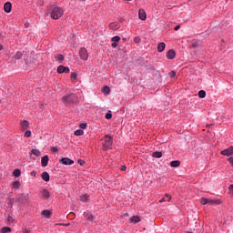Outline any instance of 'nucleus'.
Here are the masks:
<instances>
[{
    "instance_id": "obj_49",
    "label": "nucleus",
    "mask_w": 233,
    "mask_h": 233,
    "mask_svg": "<svg viewBox=\"0 0 233 233\" xmlns=\"http://www.w3.org/2000/svg\"><path fill=\"white\" fill-rule=\"evenodd\" d=\"M30 175L33 176L34 177H35V176H37V172L32 171V172L30 173Z\"/></svg>"
},
{
    "instance_id": "obj_52",
    "label": "nucleus",
    "mask_w": 233,
    "mask_h": 233,
    "mask_svg": "<svg viewBox=\"0 0 233 233\" xmlns=\"http://www.w3.org/2000/svg\"><path fill=\"white\" fill-rule=\"evenodd\" d=\"M13 196H14L13 192L9 193V199L12 198Z\"/></svg>"
},
{
    "instance_id": "obj_40",
    "label": "nucleus",
    "mask_w": 233,
    "mask_h": 233,
    "mask_svg": "<svg viewBox=\"0 0 233 233\" xmlns=\"http://www.w3.org/2000/svg\"><path fill=\"white\" fill-rule=\"evenodd\" d=\"M5 37H6V33L0 30V39H5Z\"/></svg>"
},
{
    "instance_id": "obj_42",
    "label": "nucleus",
    "mask_w": 233,
    "mask_h": 233,
    "mask_svg": "<svg viewBox=\"0 0 233 233\" xmlns=\"http://www.w3.org/2000/svg\"><path fill=\"white\" fill-rule=\"evenodd\" d=\"M169 77L173 78L176 77V71H171L168 73Z\"/></svg>"
},
{
    "instance_id": "obj_23",
    "label": "nucleus",
    "mask_w": 233,
    "mask_h": 233,
    "mask_svg": "<svg viewBox=\"0 0 233 233\" xmlns=\"http://www.w3.org/2000/svg\"><path fill=\"white\" fill-rule=\"evenodd\" d=\"M165 46H166L165 43L163 42L159 43L157 46V52H164Z\"/></svg>"
},
{
    "instance_id": "obj_29",
    "label": "nucleus",
    "mask_w": 233,
    "mask_h": 233,
    "mask_svg": "<svg viewBox=\"0 0 233 233\" xmlns=\"http://www.w3.org/2000/svg\"><path fill=\"white\" fill-rule=\"evenodd\" d=\"M31 154H33L36 157H39V156H41V151H39L38 149H32Z\"/></svg>"
},
{
    "instance_id": "obj_47",
    "label": "nucleus",
    "mask_w": 233,
    "mask_h": 233,
    "mask_svg": "<svg viewBox=\"0 0 233 233\" xmlns=\"http://www.w3.org/2000/svg\"><path fill=\"white\" fill-rule=\"evenodd\" d=\"M111 46H112V48H116L117 47V42H113L111 44Z\"/></svg>"
},
{
    "instance_id": "obj_55",
    "label": "nucleus",
    "mask_w": 233,
    "mask_h": 233,
    "mask_svg": "<svg viewBox=\"0 0 233 233\" xmlns=\"http://www.w3.org/2000/svg\"><path fill=\"white\" fill-rule=\"evenodd\" d=\"M24 233H30V230L29 229H24Z\"/></svg>"
},
{
    "instance_id": "obj_58",
    "label": "nucleus",
    "mask_w": 233,
    "mask_h": 233,
    "mask_svg": "<svg viewBox=\"0 0 233 233\" xmlns=\"http://www.w3.org/2000/svg\"><path fill=\"white\" fill-rule=\"evenodd\" d=\"M25 28H28V24L25 23Z\"/></svg>"
},
{
    "instance_id": "obj_9",
    "label": "nucleus",
    "mask_w": 233,
    "mask_h": 233,
    "mask_svg": "<svg viewBox=\"0 0 233 233\" xmlns=\"http://www.w3.org/2000/svg\"><path fill=\"white\" fill-rule=\"evenodd\" d=\"M61 165H74V160L68 158V157H63L59 161Z\"/></svg>"
},
{
    "instance_id": "obj_8",
    "label": "nucleus",
    "mask_w": 233,
    "mask_h": 233,
    "mask_svg": "<svg viewBox=\"0 0 233 233\" xmlns=\"http://www.w3.org/2000/svg\"><path fill=\"white\" fill-rule=\"evenodd\" d=\"M56 72H57L58 74H69V73H70V68H69V67H66V66H59L57 67Z\"/></svg>"
},
{
    "instance_id": "obj_14",
    "label": "nucleus",
    "mask_w": 233,
    "mask_h": 233,
    "mask_svg": "<svg viewBox=\"0 0 233 233\" xmlns=\"http://www.w3.org/2000/svg\"><path fill=\"white\" fill-rule=\"evenodd\" d=\"M20 127L22 130H28V127H30V123L26 120H22L20 122Z\"/></svg>"
},
{
    "instance_id": "obj_50",
    "label": "nucleus",
    "mask_w": 233,
    "mask_h": 233,
    "mask_svg": "<svg viewBox=\"0 0 233 233\" xmlns=\"http://www.w3.org/2000/svg\"><path fill=\"white\" fill-rule=\"evenodd\" d=\"M179 28H181V25H176V26L174 27V30L177 31V30H179Z\"/></svg>"
},
{
    "instance_id": "obj_41",
    "label": "nucleus",
    "mask_w": 233,
    "mask_h": 233,
    "mask_svg": "<svg viewBox=\"0 0 233 233\" xmlns=\"http://www.w3.org/2000/svg\"><path fill=\"white\" fill-rule=\"evenodd\" d=\"M32 136V131L27 130L25 132V137H30Z\"/></svg>"
},
{
    "instance_id": "obj_10",
    "label": "nucleus",
    "mask_w": 233,
    "mask_h": 233,
    "mask_svg": "<svg viewBox=\"0 0 233 233\" xmlns=\"http://www.w3.org/2000/svg\"><path fill=\"white\" fill-rule=\"evenodd\" d=\"M138 17L141 21H147V12L144 9H139Z\"/></svg>"
},
{
    "instance_id": "obj_28",
    "label": "nucleus",
    "mask_w": 233,
    "mask_h": 233,
    "mask_svg": "<svg viewBox=\"0 0 233 233\" xmlns=\"http://www.w3.org/2000/svg\"><path fill=\"white\" fill-rule=\"evenodd\" d=\"M56 61H58V63H61L62 61L65 60V56H63V55H61V54L56 55Z\"/></svg>"
},
{
    "instance_id": "obj_22",
    "label": "nucleus",
    "mask_w": 233,
    "mask_h": 233,
    "mask_svg": "<svg viewBox=\"0 0 233 233\" xmlns=\"http://www.w3.org/2000/svg\"><path fill=\"white\" fill-rule=\"evenodd\" d=\"M12 228L10 227H4L0 229V233H10Z\"/></svg>"
},
{
    "instance_id": "obj_15",
    "label": "nucleus",
    "mask_w": 233,
    "mask_h": 233,
    "mask_svg": "<svg viewBox=\"0 0 233 233\" xmlns=\"http://www.w3.org/2000/svg\"><path fill=\"white\" fill-rule=\"evenodd\" d=\"M166 56L168 59H176V51H174V49H170L167 52Z\"/></svg>"
},
{
    "instance_id": "obj_56",
    "label": "nucleus",
    "mask_w": 233,
    "mask_h": 233,
    "mask_svg": "<svg viewBox=\"0 0 233 233\" xmlns=\"http://www.w3.org/2000/svg\"><path fill=\"white\" fill-rule=\"evenodd\" d=\"M135 43H139V38L136 37L135 38Z\"/></svg>"
},
{
    "instance_id": "obj_13",
    "label": "nucleus",
    "mask_w": 233,
    "mask_h": 233,
    "mask_svg": "<svg viewBox=\"0 0 233 233\" xmlns=\"http://www.w3.org/2000/svg\"><path fill=\"white\" fill-rule=\"evenodd\" d=\"M48 161H50L48 155L42 157V158H41L42 167H48Z\"/></svg>"
},
{
    "instance_id": "obj_37",
    "label": "nucleus",
    "mask_w": 233,
    "mask_h": 233,
    "mask_svg": "<svg viewBox=\"0 0 233 233\" xmlns=\"http://www.w3.org/2000/svg\"><path fill=\"white\" fill-rule=\"evenodd\" d=\"M76 79H77V73L76 72L71 73V81L74 82L76 81Z\"/></svg>"
},
{
    "instance_id": "obj_3",
    "label": "nucleus",
    "mask_w": 233,
    "mask_h": 233,
    "mask_svg": "<svg viewBox=\"0 0 233 233\" xmlns=\"http://www.w3.org/2000/svg\"><path fill=\"white\" fill-rule=\"evenodd\" d=\"M114 143V138L110 135H106L104 137L103 147L106 150H112V145Z\"/></svg>"
},
{
    "instance_id": "obj_1",
    "label": "nucleus",
    "mask_w": 233,
    "mask_h": 233,
    "mask_svg": "<svg viewBox=\"0 0 233 233\" xmlns=\"http://www.w3.org/2000/svg\"><path fill=\"white\" fill-rule=\"evenodd\" d=\"M50 11V17L51 19H61L65 14V10H63V7L57 6V5H51L49 6Z\"/></svg>"
},
{
    "instance_id": "obj_48",
    "label": "nucleus",
    "mask_w": 233,
    "mask_h": 233,
    "mask_svg": "<svg viewBox=\"0 0 233 233\" xmlns=\"http://www.w3.org/2000/svg\"><path fill=\"white\" fill-rule=\"evenodd\" d=\"M52 152H55V153L59 152V149L57 147H52Z\"/></svg>"
},
{
    "instance_id": "obj_18",
    "label": "nucleus",
    "mask_w": 233,
    "mask_h": 233,
    "mask_svg": "<svg viewBox=\"0 0 233 233\" xmlns=\"http://www.w3.org/2000/svg\"><path fill=\"white\" fill-rule=\"evenodd\" d=\"M167 201H170L172 199V196L167 193L165 197L159 200V203H165V201H167Z\"/></svg>"
},
{
    "instance_id": "obj_44",
    "label": "nucleus",
    "mask_w": 233,
    "mask_h": 233,
    "mask_svg": "<svg viewBox=\"0 0 233 233\" xmlns=\"http://www.w3.org/2000/svg\"><path fill=\"white\" fill-rule=\"evenodd\" d=\"M77 163H78V165H80V167H83L86 162H85V160H83V159H78V160H77Z\"/></svg>"
},
{
    "instance_id": "obj_21",
    "label": "nucleus",
    "mask_w": 233,
    "mask_h": 233,
    "mask_svg": "<svg viewBox=\"0 0 233 233\" xmlns=\"http://www.w3.org/2000/svg\"><path fill=\"white\" fill-rule=\"evenodd\" d=\"M102 94H106V96H108L110 94V87L107 86H104L101 90Z\"/></svg>"
},
{
    "instance_id": "obj_7",
    "label": "nucleus",
    "mask_w": 233,
    "mask_h": 233,
    "mask_svg": "<svg viewBox=\"0 0 233 233\" xmlns=\"http://www.w3.org/2000/svg\"><path fill=\"white\" fill-rule=\"evenodd\" d=\"M220 154L221 156H228V157L233 156V146H230L229 147L222 150Z\"/></svg>"
},
{
    "instance_id": "obj_33",
    "label": "nucleus",
    "mask_w": 233,
    "mask_h": 233,
    "mask_svg": "<svg viewBox=\"0 0 233 233\" xmlns=\"http://www.w3.org/2000/svg\"><path fill=\"white\" fill-rule=\"evenodd\" d=\"M111 41L113 43H119V41H121V37L119 35H116L111 39Z\"/></svg>"
},
{
    "instance_id": "obj_59",
    "label": "nucleus",
    "mask_w": 233,
    "mask_h": 233,
    "mask_svg": "<svg viewBox=\"0 0 233 233\" xmlns=\"http://www.w3.org/2000/svg\"><path fill=\"white\" fill-rule=\"evenodd\" d=\"M118 21H120L121 23H123V18L118 19Z\"/></svg>"
},
{
    "instance_id": "obj_27",
    "label": "nucleus",
    "mask_w": 233,
    "mask_h": 233,
    "mask_svg": "<svg viewBox=\"0 0 233 233\" xmlns=\"http://www.w3.org/2000/svg\"><path fill=\"white\" fill-rule=\"evenodd\" d=\"M19 187H21V182H19V180H16L13 183V188L15 190H19Z\"/></svg>"
},
{
    "instance_id": "obj_53",
    "label": "nucleus",
    "mask_w": 233,
    "mask_h": 233,
    "mask_svg": "<svg viewBox=\"0 0 233 233\" xmlns=\"http://www.w3.org/2000/svg\"><path fill=\"white\" fill-rule=\"evenodd\" d=\"M9 205H14V202L12 201V198H9Z\"/></svg>"
},
{
    "instance_id": "obj_45",
    "label": "nucleus",
    "mask_w": 233,
    "mask_h": 233,
    "mask_svg": "<svg viewBox=\"0 0 233 233\" xmlns=\"http://www.w3.org/2000/svg\"><path fill=\"white\" fill-rule=\"evenodd\" d=\"M7 222H9V223H14V218L9 215V216L7 217Z\"/></svg>"
},
{
    "instance_id": "obj_16",
    "label": "nucleus",
    "mask_w": 233,
    "mask_h": 233,
    "mask_svg": "<svg viewBox=\"0 0 233 233\" xmlns=\"http://www.w3.org/2000/svg\"><path fill=\"white\" fill-rule=\"evenodd\" d=\"M109 28L110 30H119V28H121V25H119V23L117 22H113L109 24Z\"/></svg>"
},
{
    "instance_id": "obj_11",
    "label": "nucleus",
    "mask_w": 233,
    "mask_h": 233,
    "mask_svg": "<svg viewBox=\"0 0 233 233\" xmlns=\"http://www.w3.org/2000/svg\"><path fill=\"white\" fill-rule=\"evenodd\" d=\"M41 216H43V218H46V219H50V218H52V211L45 209L41 212Z\"/></svg>"
},
{
    "instance_id": "obj_4",
    "label": "nucleus",
    "mask_w": 233,
    "mask_h": 233,
    "mask_svg": "<svg viewBox=\"0 0 233 233\" xmlns=\"http://www.w3.org/2000/svg\"><path fill=\"white\" fill-rule=\"evenodd\" d=\"M17 203H22V205H26L28 203V195L19 194L16 197Z\"/></svg>"
},
{
    "instance_id": "obj_36",
    "label": "nucleus",
    "mask_w": 233,
    "mask_h": 233,
    "mask_svg": "<svg viewBox=\"0 0 233 233\" xmlns=\"http://www.w3.org/2000/svg\"><path fill=\"white\" fill-rule=\"evenodd\" d=\"M200 203H201V205H208V198H202L200 199Z\"/></svg>"
},
{
    "instance_id": "obj_46",
    "label": "nucleus",
    "mask_w": 233,
    "mask_h": 233,
    "mask_svg": "<svg viewBox=\"0 0 233 233\" xmlns=\"http://www.w3.org/2000/svg\"><path fill=\"white\" fill-rule=\"evenodd\" d=\"M228 190H229V194H231V196H233V184L229 185Z\"/></svg>"
},
{
    "instance_id": "obj_19",
    "label": "nucleus",
    "mask_w": 233,
    "mask_h": 233,
    "mask_svg": "<svg viewBox=\"0 0 233 233\" xmlns=\"http://www.w3.org/2000/svg\"><path fill=\"white\" fill-rule=\"evenodd\" d=\"M130 223H139L141 221V217L139 216H133L132 218H129Z\"/></svg>"
},
{
    "instance_id": "obj_25",
    "label": "nucleus",
    "mask_w": 233,
    "mask_h": 233,
    "mask_svg": "<svg viewBox=\"0 0 233 233\" xmlns=\"http://www.w3.org/2000/svg\"><path fill=\"white\" fill-rule=\"evenodd\" d=\"M152 156L153 157L160 158L163 157V153L160 151H155Z\"/></svg>"
},
{
    "instance_id": "obj_5",
    "label": "nucleus",
    "mask_w": 233,
    "mask_h": 233,
    "mask_svg": "<svg viewBox=\"0 0 233 233\" xmlns=\"http://www.w3.org/2000/svg\"><path fill=\"white\" fill-rule=\"evenodd\" d=\"M79 56L83 61H88V50L85 47H81L79 50Z\"/></svg>"
},
{
    "instance_id": "obj_26",
    "label": "nucleus",
    "mask_w": 233,
    "mask_h": 233,
    "mask_svg": "<svg viewBox=\"0 0 233 233\" xmlns=\"http://www.w3.org/2000/svg\"><path fill=\"white\" fill-rule=\"evenodd\" d=\"M13 176H14L15 177H19L21 176V169H19V168L15 169V170L13 171Z\"/></svg>"
},
{
    "instance_id": "obj_24",
    "label": "nucleus",
    "mask_w": 233,
    "mask_h": 233,
    "mask_svg": "<svg viewBox=\"0 0 233 233\" xmlns=\"http://www.w3.org/2000/svg\"><path fill=\"white\" fill-rule=\"evenodd\" d=\"M21 57H23V52L21 51H17L15 56H14V59L19 60L21 59Z\"/></svg>"
},
{
    "instance_id": "obj_6",
    "label": "nucleus",
    "mask_w": 233,
    "mask_h": 233,
    "mask_svg": "<svg viewBox=\"0 0 233 233\" xmlns=\"http://www.w3.org/2000/svg\"><path fill=\"white\" fill-rule=\"evenodd\" d=\"M39 198H40V199H44V200L49 199L50 198V191H48V189H46V188H43L42 190H40Z\"/></svg>"
},
{
    "instance_id": "obj_61",
    "label": "nucleus",
    "mask_w": 233,
    "mask_h": 233,
    "mask_svg": "<svg viewBox=\"0 0 233 233\" xmlns=\"http://www.w3.org/2000/svg\"><path fill=\"white\" fill-rule=\"evenodd\" d=\"M226 3H228V0H226Z\"/></svg>"
},
{
    "instance_id": "obj_57",
    "label": "nucleus",
    "mask_w": 233,
    "mask_h": 233,
    "mask_svg": "<svg viewBox=\"0 0 233 233\" xmlns=\"http://www.w3.org/2000/svg\"><path fill=\"white\" fill-rule=\"evenodd\" d=\"M5 48L2 44H0V50H3Z\"/></svg>"
},
{
    "instance_id": "obj_31",
    "label": "nucleus",
    "mask_w": 233,
    "mask_h": 233,
    "mask_svg": "<svg viewBox=\"0 0 233 233\" xmlns=\"http://www.w3.org/2000/svg\"><path fill=\"white\" fill-rule=\"evenodd\" d=\"M221 202L219 200L208 199V205H219Z\"/></svg>"
},
{
    "instance_id": "obj_43",
    "label": "nucleus",
    "mask_w": 233,
    "mask_h": 233,
    "mask_svg": "<svg viewBox=\"0 0 233 233\" xmlns=\"http://www.w3.org/2000/svg\"><path fill=\"white\" fill-rule=\"evenodd\" d=\"M79 127H80V128H82V130H85V128H86L87 125H86V123H81L79 125Z\"/></svg>"
},
{
    "instance_id": "obj_39",
    "label": "nucleus",
    "mask_w": 233,
    "mask_h": 233,
    "mask_svg": "<svg viewBox=\"0 0 233 233\" xmlns=\"http://www.w3.org/2000/svg\"><path fill=\"white\" fill-rule=\"evenodd\" d=\"M106 119H112V112H111V111H108V112L106 114Z\"/></svg>"
},
{
    "instance_id": "obj_30",
    "label": "nucleus",
    "mask_w": 233,
    "mask_h": 233,
    "mask_svg": "<svg viewBox=\"0 0 233 233\" xmlns=\"http://www.w3.org/2000/svg\"><path fill=\"white\" fill-rule=\"evenodd\" d=\"M206 96H207V92H205V90L198 91V96L200 97V99L205 98Z\"/></svg>"
},
{
    "instance_id": "obj_51",
    "label": "nucleus",
    "mask_w": 233,
    "mask_h": 233,
    "mask_svg": "<svg viewBox=\"0 0 233 233\" xmlns=\"http://www.w3.org/2000/svg\"><path fill=\"white\" fill-rule=\"evenodd\" d=\"M121 170H122V172H125L127 170V166H122Z\"/></svg>"
},
{
    "instance_id": "obj_17",
    "label": "nucleus",
    "mask_w": 233,
    "mask_h": 233,
    "mask_svg": "<svg viewBox=\"0 0 233 233\" xmlns=\"http://www.w3.org/2000/svg\"><path fill=\"white\" fill-rule=\"evenodd\" d=\"M41 178L43 179V181H46V183H48V181H50V174L45 171L41 174Z\"/></svg>"
},
{
    "instance_id": "obj_12",
    "label": "nucleus",
    "mask_w": 233,
    "mask_h": 233,
    "mask_svg": "<svg viewBox=\"0 0 233 233\" xmlns=\"http://www.w3.org/2000/svg\"><path fill=\"white\" fill-rule=\"evenodd\" d=\"M4 10L6 14H10V12H12V3L11 2H6L4 5Z\"/></svg>"
},
{
    "instance_id": "obj_34",
    "label": "nucleus",
    "mask_w": 233,
    "mask_h": 233,
    "mask_svg": "<svg viewBox=\"0 0 233 233\" xmlns=\"http://www.w3.org/2000/svg\"><path fill=\"white\" fill-rule=\"evenodd\" d=\"M189 48H199V43L197 41L193 42L190 46Z\"/></svg>"
},
{
    "instance_id": "obj_2",
    "label": "nucleus",
    "mask_w": 233,
    "mask_h": 233,
    "mask_svg": "<svg viewBox=\"0 0 233 233\" xmlns=\"http://www.w3.org/2000/svg\"><path fill=\"white\" fill-rule=\"evenodd\" d=\"M62 103H64L66 106H68V105H74L75 103H77V96L74 93H67L62 97Z\"/></svg>"
},
{
    "instance_id": "obj_20",
    "label": "nucleus",
    "mask_w": 233,
    "mask_h": 233,
    "mask_svg": "<svg viewBox=\"0 0 233 233\" xmlns=\"http://www.w3.org/2000/svg\"><path fill=\"white\" fill-rule=\"evenodd\" d=\"M179 165H181V161L179 160H173L170 162V167H172V168H176L179 167Z\"/></svg>"
},
{
    "instance_id": "obj_32",
    "label": "nucleus",
    "mask_w": 233,
    "mask_h": 233,
    "mask_svg": "<svg viewBox=\"0 0 233 233\" xmlns=\"http://www.w3.org/2000/svg\"><path fill=\"white\" fill-rule=\"evenodd\" d=\"M86 218L87 221H94V215L90 213L86 214Z\"/></svg>"
},
{
    "instance_id": "obj_60",
    "label": "nucleus",
    "mask_w": 233,
    "mask_h": 233,
    "mask_svg": "<svg viewBox=\"0 0 233 233\" xmlns=\"http://www.w3.org/2000/svg\"><path fill=\"white\" fill-rule=\"evenodd\" d=\"M123 216H124V217H125V216H128V213H126V214H124Z\"/></svg>"
},
{
    "instance_id": "obj_54",
    "label": "nucleus",
    "mask_w": 233,
    "mask_h": 233,
    "mask_svg": "<svg viewBox=\"0 0 233 233\" xmlns=\"http://www.w3.org/2000/svg\"><path fill=\"white\" fill-rule=\"evenodd\" d=\"M59 225H62L64 227H68L70 225V223H67V224H59Z\"/></svg>"
},
{
    "instance_id": "obj_62",
    "label": "nucleus",
    "mask_w": 233,
    "mask_h": 233,
    "mask_svg": "<svg viewBox=\"0 0 233 233\" xmlns=\"http://www.w3.org/2000/svg\"><path fill=\"white\" fill-rule=\"evenodd\" d=\"M124 1H132V0H124Z\"/></svg>"
},
{
    "instance_id": "obj_38",
    "label": "nucleus",
    "mask_w": 233,
    "mask_h": 233,
    "mask_svg": "<svg viewBox=\"0 0 233 233\" xmlns=\"http://www.w3.org/2000/svg\"><path fill=\"white\" fill-rule=\"evenodd\" d=\"M83 134H85V131L82 129H77L75 131V136H83Z\"/></svg>"
},
{
    "instance_id": "obj_35",
    "label": "nucleus",
    "mask_w": 233,
    "mask_h": 233,
    "mask_svg": "<svg viewBox=\"0 0 233 233\" xmlns=\"http://www.w3.org/2000/svg\"><path fill=\"white\" fill-rule=\"evenodd\" d=\"M80 201H82L83 203H86V201H88V195L81 196Z\"/></svg>"
}]
</instances>
